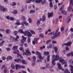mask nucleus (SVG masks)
I'll list each match as a JSON object with an SVG mask.
<instances>
[{
	"instance_id": "423d86ee",
	"label": "nucleus",
	"mask_w": 73,
	"mask_h": 73,
	"mask_svg": "<svg viewBox=\"0 0 73 73\" xmlns=\"http://www.w3.org/2000/svg\"><path fill=\"white\" fill-rule=\"evenodd\" d=\"M49 54V52H46V55H48L47 58V60L48 62H49V61H50V55H48Z\"/></svg>"
},
{
	"instance_id": "4468645a",
	"label": "nucleus",
	"mask_w": 73,
	"mask_h": 73,
	"mask_svg": "<svg viewBox=\"0 0 73 73\" xmlns=\"http://www.w3.org/2000/svg\"><path fill=\"white\" fill-rule=\"evenodd\" d=\"M38 57L39 58L40 60H43L44 58H45V57L44 56H43L42 58V56H41V54L38 56Z\"/></svg>"
},
{
	"instance_id": "2f4dec72",
	"label": "nucleus",
	"mask_w": 73,
	"mask_h": 73,
	"mask_svg": "<svg viewBox=\"0 0 73 73\" xmlns=\"http://www.w3.org/2000/svg\"><path fill=\"white\" fill-rule=\"evenodd\" d=\"M19 36L18 35H17V36L15 38V41H18V39H19Z\"/></svg>"
},
{
	"instance_id": "4c0bfd02",
	"label": "nucleus",
	"mask_w": 73,
	"mask_h": 73,
	"mask_svg": "<svg viewBox=\"0 0 73 73\" xmlns=\"http://www.w3.org/2000/svg\"><path fill=\"white\" fill-rule=\"evenodd\" d=\"M40 24V21L39 20H38L36 22L37 25L38 26Z\"/></svg>"
},
{
	"instance_id": "aec40b11",
	"label": "nucleus",
	"mask_w": 73,
	"mask_h": 73,
	"mask_svg": "<svg viewBox=\"0 0 73 73\" xmlns=\"http://www.w3.org/2000/svg\"><path fill=\"white\" fill-rule=\"evenodd\" d=\"M18 33H24V31L23 29H20L18 31Z\"/></svg>"
},
{
	"instance_id": "cd10ccee",
	"label": "nucleus",
	"mask_w": 73,
	"mask_h": 73,
	"mask_svg": "<svg viewBox=\"0 0 73 73\" xmlns=\"http://www.w3.org/2000/svg\"><path fill=\"white\" fill-rule=\"evenodd\" d=\"M12 13L14 15H16L17 14V11H12Z\"/></svg>"
},
{
	"instance_id": "052dcab7",
	"label": "nucleus",
	"mask_w": 73,
	"mask_h": 73,
	"mask_svg": "<svg viewBox=\"0 0 73 73\" xmlns=\"http://www.w3.org/2000/svg\"><path fill=\"white\" fill-rule=\"evenodd\" d=\"M64 5H63L60 9V10H62V9H64Z\"/></svg>"
},
{
	"instance_id": "bb28decb",
	"label": "nucleus",
	"mask_w": 73,
	"mask_h": 73,
	"mask_svg": "<svg viewBox=\"0 0 73 73\" xmlns=\"http://www.w3.org/2000/svg\"><path fill=\"white\" fill-rule=\"evenodd\" d=\"M23 34H24V36H27L28 35V31H25L24 32V33Z\"/></svg>"
},
{
	"instance_id": "a211bd4d",
	"label": "nucleus",
	"mask_w": 73,
	"mask_h": 73,
	"mask_svg": "<svg viewBox=\"0 0 73 73\" xmlns=\"http://www.w3.org/2000/svg\"><path fill=\"white\" fill-rule=\"evenodd\" d=\"M18 48V46H15L13 47V50H16Z\"/></svg>"
},
{
	"instance_id": "7ed1b4c3",
	"label": "nucleus",
	"mask_w": 73,
	"mask_h": 73,
	"mask_svg": "<svg viewBox=\"0 0 73 73\" xmlns=\"http://www.w3.org/2000/svg\"><path fill=\"white\" fill-rule=\"evenodd\" d=\"M25 52H23V54H24L25 55H26V56H28V54L29 55V56H30V55H31V52H30V51L29 50H26Z\"/></svg>"
},
{
	"instance_id": "49530a36",
	"label": "nucleus",
	"mask_w": 73,
	"mask_h": 73,
	"mask_svg": "<svg viewBox=\"0 0 73 73\" xmlns=\"http://www.w3.org/2000/svg\"><path fill=\"white\" fill-rule=\"evenodd\" d=\"M6 50L8 52H9V51L11 50V48H6Z\"/></svg>"
},
{
	"instance_id": "412c9836",
	"label": "nucleus",
	"mask_w": 73,
	"mask_h": 73,
	"mask_svg": "<svg viewBox=\"0 0 73 73\" xmlns=\"http://www.w3.org/2000/svg\"><path fill=\"white\" fill-rule=\"evenodd\" d=\"M12 58L11 56H7L6 58L7 60H11L12 59Z\"/></svg>"
},
{
	"instance_id": "39448f33",
	"label": "nucleus",
	"mask_w": 73,
	"mask_h": 73,
	"mask_svg": "<svg viewBox=\"0 0 73 73\" xmlns=\"http://www.w3.org/2000/svg\"><path fill=\"white\" fill-rule=\"evenodd\" d=\"M0 10L1 11H3V12H4L7 10V9L4 7V6H0Z\"/></svg>"
},
{
	"instance_id": "2eb2a0df",
	"label": "nucleus",
	"mask_w": 73,
	"mask_h": 73,
	"mask_svg": "<svg viewBox=\"0 0 73 73\" xmlns=\"http://www.w3.org/2000/svg\"><path fill=\"white\" fill-rule=\"evenodd\" d=\"M14 60L15 62H20L21 61V60L20 59H14Z\"/></svg>"
},
{
	"instance_id": "c03bdc74",
	"label": "nucleus",
	"mask_w": 73,
	"mask_h": 73,
	"mask_svg": "<svg viewBox=\"0 0 73 73\" xmlns=\"http://www.w3.org/2000/svg\"><path fill=\"white\" fill-rule=\"evenodd\" d=\"M28 20L29 23H31L32 22V19L31 18H29Z\"/></svg>"
},
{
	"instance_id": "f8f14e48",
	"label": "nucleus",
	"mask_w": 73,
	"mask_h": 73,
	"mask_svg": "<svg viewBox=\"0 0 73 73\" xmlns=\"http://www.w3.org/2000/svg\"><path fill=\"white\" fill-rule=\"evenodd\" d=\"M15 66L16 68V70H17V69H18V68L19 69H21V65H20V64H16Z\"/></svg>"
},
{
	"instance_id": "7c9ffc66",
	"label": "nucleus",
	"mask_w": 73,
	"mask_h": 73,
	"mask_svg": "<svg viewBox=\"0 0 73 73\" xmlns=\"http://www.w3.org/2000/svg\"><path fill=\"white\" fill-rule=\"evenodd\" d=\"M33 59L34 62H35L36 61V58L35 57V56H33Z\"/></svg>"
},
{
	"instance_id": "c756f323",
	"label": "nucleus",
	"mask_w": 73,
	"mask_h": 73,
	"mask_svg": "<svg viewBox=\"0 0 73 73\" xmlns=\"http://www.w3.org/2000/svg\"><path fill=\"white\" fill-rule=\"evenodd\" d=\"M17 54L18 56L20 57V58H23V56L21 55L19 53H17Z\"/></svg>"
},
{
	"instance_id": "f257e3e1",
	"label": "nucleus",
	"mask_w": 73,
	"mask_h": 73,
	"mask_svg": "<svg viewBox=\"0 0 73 73\" xmlns=\"http://www.w3.org/2000/svg\"><path fill=\"white\" fill-rule=\"evenodd\" d=\"M59 55H56L55 56V59H53L52 61V64L53 66L56 65V63L55 61H58L59 60Z\"/></svg>"
},
{
	"instance_id": "72a5a7b5",
	"label": "nucleus",
	"mask_w": 73,
	"mask_h": 73,
	"mask_svg": "<svg viewBox=\"0 0 73 73\" xmlns=\"http://www.w3.org/2000/svg\"><path fill=\"white\" fill-rule=\"evenodd\" d=\"M11 67L13 69H15V65H14V64H11Z\"/></svg>"
},
{
	"instance_id": "6ab92c4d",
	"label": "nucleus",
	"mask_w": 73,
	"mask_h": 73,
	"mask_svg": "<svg viewBox=\"0 0 73 73\" xmlns=\"http://www.w3.org/2000/svg\"><path fill=\"white\" fill-rule=\"evenodd\" d=\"M21 62L23 64H27V61L25 60H22Z\"/></svg>"
},
{
	"instance_id": "6e6d98bb",
	"label": "nucleus",
	"mask_w": 73,
	"mask_h": 73,
	"mask_svg": "<svg viewBox=\"0 0 73 73\" xmlns=\"http://www.w3.org/2000/svg\"><path fill=\"white\" fill-rule=\"evenodd\" d=\"M45 0H44L42 1L41 2V4L43 5L44 4H45Z\"/></svg>"
},
{
	"instance_id": "ddd939ff",
	"label": "nucleus",
	"mask_w": 73,
	"mask_h": 73,
	"mask_svg": "<svg viewBox=\"0 0 73 73\" xmlns=\"http://www.w3.org/2000/svg\"><path fill=\"white\" fill-rule=\"evenodd\" d=\"M46 17L45 15H43L42 17V19L40 18L39 21H41L42 20L43 21H45V19Z\"/></svg>"
},
{
	"instance_id": "6e6552de",
	"label": "nucleus",
	"mask_w": 73,
	"mask_h": 73,
	"mask_svg": "<svg viewBox=\"0 0 73 73\" xmlns=\"http://www.w3.org/2000/svg\"><path fill=\"white\" fill-rule=\"evenodd\" d=\"M60 32H59L56 35H54V36H52V39H54L56 38V37H57V36H60Z\"/></svg>"
},
{
	"instance_id": "473e14b6",
	"label": "nucleus",
	"mask_w": 73,
	"mask_h": 73,
	"mask_svg": "<svg viewBox=\"0 0 73 73\" xmlns=\"http://www.w3.org/2000/svg\"><path fill=\"white\" fill-rule=\"evenodd\" d=\"M35 54L36 55H38V56L40 55V54H41V53L38 51H37L35 52Z\"/></svg>"
},
{
	"instance_id": "dca6fc26",
	"label": "nucleus",
	"mask_w": 73,
	"mask_h": 73,
	"mask_svg": "<svg viewBox=\"0 0 73 73\" xmlns=\"http://www.w3.org/2000/svg\"><path fill=\"white\" fill-rule=\"evenodd\" d=\"M27 1H26V3L27 4H28L29 3H31V2L32 1V2H35V0H27Z\"/></svg>"
},
{
	"instance_id": "4be33fe9",
	"label": "nucleus",
	"mask_w": 73,
	"mask_h": 73,
	"mask_svg": "<svg viewBox=\"0 0 73 73\" xmlns=\"http://www.w3.org/2000/svg\"><path fill=\"white\" fill-rule=\"evenodd\" d=\"M69 66L71 67V70L70 71H71V73H73V66L71 65H70Z\"/></svg>"
},
{
	"instance_id": "e2e57ef3",
	"label": "nucleus",
	"mask_w": 73,
	"mask_h": 73,
	"mask_svg": "<svg viewBox=\"0 0 73 73\" xmlns=\"http://www.w3.org/2000/svg\"><path fill=\"white\" fill-rule=\"evenodd\" d=\"M6 59V57H5V56H3L2 57L3 60H5Z\"/></svg>"
},
{
	"instance_id": "f03ea898",
	"label": "nucleus",
	"mask_w": 73,
	"mask_h": 73,
	"mask_svg": "<svg viewBox=\"0 0 73 73\" xmlns=\"http://www.w3.org/2000/svg\"><path fill=\"white\" fill-rule=\"evenodd\" d=\"M59 31V29L58 28L56 30V32L54 33V31H53L52 32L50 33H48V35H56L57 34V33H58V32Z\"/></svg>"
},
{
	"instance_id": "603ef678",
	"label": "nucleus",
	"mask_w": 73,
	"mask_h": 73,
	"mask_svg": "<svg viewBox=\"0 0 73 73\" xmlns=\"http://www.w3.org/2000/svg\"><path fill=\"white\" fill-rule=\"evenodd\" d=\"M31 41V39L30 38L28 37V41L27 42L28 43H29Z\"/></svg>"
},
{
	"instance_id": "20e7f679",
	"label": "nucleus",
	"mask_w": 73,
	"mask_h": 73,
	"mask_svg": "<svg viewBox=\"0 0 73 73\" xmlns=\"http://www.w3.org/2000/svg\"><path fill=\"white\" fill-rule=\"evenodd\" d=\"M22 38H23L21 40V42L22 44H24V42H25V40H27V37H25L23 35L22 36Z\"/></svg>"
},
{
	"instance_id": "0e129e2a",
	"label": "nucleus",
	"mask_w": 73,
	"mask_h": 73,
	"mask_svg": "<svg viewBox=\"0 0 73 73\" xmlns=\"http://www.w3.org/2000/svg\"><path fill=\"white\" fill-rule=\"evenodd\" d=\"M70 55H71V54H70V53H69L67 54V56H68V57H70Z\"/></svg>"
},
{
	"instance_id": "9b49d317",
	"label": "nucleus",
	"mask_w": 73,
	"mask_h": 73,
	"mask_svg": "<svg viewBox=\"0 0 73 73\" xmlns=\"http://www.w3.org/2000/svg\"><path fill=\"white\" fill-rule=\"evenodd\" d=\"M72 44V42L71 41H69L68 43H64V45L65 46H71V45Z\"/></svg>"
},
{
	"instance_id": "e433bc0d",
	"label": "nucleus",
	"mask_w": 73,
	"mask_h": 73,
	"mask_svg": "<svg viewBox=\"0 0 73 73\" xmlns=\"http://www.w3.org/2000/svg\"><path fill=\"white\" fill-rule=\"evenodd\" d=\"M47 48H52V44H50L49 46H48Z\"/></svg>"
},
{
	"instance_id": "5701e85b",
	"label": "nucleus",
	"mask_w": 73,
	"mask_h": 73,
	"mask_svg": "<svg viewBox=\"0 0 73 73\" xmlns=\"http://www.w3.org/2000/svg\"><path fill=\"white\" fill-rule=\"evenodd\" d=\"M61 13H62L64 14V15H66V14H67V13L66 12V11L64 10H62V11H61Z\"/></svg>"
},
{
	"instance_id": "bf43d9fd",
	"label": "nucleus",
	"mask_w": 73,
	"mask_h": 73,
	"mask_svg": "<svg viewBox=\"0 0 73 73\" xmlns=\"http://www.w3.org/2000/svg\"><path fill=\"white\" fill-rule=\"evenodd\" d=\"M10 20L11 21H13V20H15L14 19V18L13 17H10Z\"/></svg>"
},
{
	"instance_id": "3c124183",
	"label": "nucleus",
	"mask_w": 73,
	"mask_h": 73,
	"mask_svg": "<svg viewBox=\"0 0 73 73\" xmlns=\"http://www.w3.org/2000/svg\"><path fill=\"white\" fill-rule=\"evenodd\" d=\"M34 41H35L36 44H37V38H35L34 39Z\"/></svg>"
},
{
	"instance_id": "9d476101",
	"label": "nucleus",
	"mask_w": 73,
	"mask_h": 73,
	"mask_svg": "<svg viewBox=\"0 0 73 73\" xmlns=\"http://www.w3.org/2000/svg\"><path fill=\"white\" fill-rule=\"evenodd\" d=\"M58 68L59 69H61L62 71H64V69L62 68V67L61 66V65L60 64V63H58L57 64Z\"/></svg>"
},
{
	"instance_id": "79ce46f5",
	"label": "nucleus",
	"mask_w": 73,
	"mask_h": 73,
	"mask_svg": "<svg viewBox=\"0 0 73 73\" xmlns=\"http://www.w3.org/2000/svg\"><path fill=\"white\" fill-rule=\"evenodd\" d=\"M53 3L52 2H50V8L53 7Z\"/></svg>"
},
{
	"instance_id": "37998d69",
	"label": "nucleus",
	"mask_w": 73,
	"mask_h": 73,
	"mask_svg": "<svg viewBox=\"0 0 73 73\" xmlns=\"http://www.w3.org/2000/svg\"><path fill=\"white\" fill-rule=\"evenodd\" d=\"M30 32H31V33H32V34L33 35H35V32L31 30L30 31Z\"/></svg>"
},
{
	"instance_id": "a18cd8bd",
	"label": "nucleus",
	"mask_w": 73,
	"mask_h": 73,
	"mask_svg": "<svg viewBox=\"0 0 73 73\" xmlns=\"http://www.w3.org/2000/svg\"><path fill=\"white\" fill-rule=\"evenodd\" d=\"M15 24L16 25H21V23H20V22H17L15 23Z\"/></svg>"
},
{
	"instance_id": "680f3d73",
	"label": "nucleus",
	"mask_w": 73,
	"mask_h": 73,
	"mask_svg": "<svg viewBox=\"0 0 73 73\" xmlns=\"http://www.w3.org/2000/svg\"><path fill=\"white\" fill-rule=\"evenodd\" d=\"M5 66H6V65H3L2 67V68L3 69H4L5 68Z\"/></svg>"
},
{
	"instance_id": "393cba45",
	"label": "nucleus",
	"mask_w": 73,
	"mask_h": 73,
	"mask_svg": "<svg viewBox=\"0 0 73 73\" xmlns=\"http://www.w3.org/2000/svg\"><path fill=\"white\" fill-rule=\"evenodd\" d=\"M42 0H35V2L36 3H40V2H41Z\"/></svg>"
},
{
	"instance_id": "864d4df0",
	"label": "nucleus",
	"mask_w": 73,
	"mask_h": 73,
	"mask_svg": "<svg viewBox=\"0 0 73 73\" xmlns=\"http://www.w3.org/2000/svg\"><path fill=\"white\" fill-rule=\"evenodd\" d=\"M52 41V40H48L46 42V44H48L49 42H50Z\"/></svg>"
},
{
	"instance_id": "58836bf2",
	"label": "nucleus",
	"mask_w": 73,
	"mask_h": 73,
	"mask_svg": "<svg viewBox=\"0 0 73 73\" xmlns=\"http://www.w3.org/2000/svg\"><path fill=\"white\" fill-rule=\"evenodd\" d=\"M24 23L26 26H28V25H29V24L26 21H24Z\"/></svg>"
},
{
	"instance_id": "c85d7f7f",
	"label": "nucleus",
	"mask_w": 73,
	"mask_h": 73,
	"mask_svg": "<svg viewBox=\"0 0 73 73\" xmlns=\"http://www.w3.org/2000/svg\"><path fill=\"white\" fill-rule=\"evenodd\" d=\"M54 49L56 53H57V51L58 50V48H57V47H55L54 48Z\"/></svg>"
},
{
	"instance_id": "b1692460",
	"label": "nucleus",
	"mask_w": 73,
	"mask_h": 73,
	"mask_svg": "<svg viewBox=\"0 0 73 73\" xmlns=\"http://www.w3.org/2000/svg\"><path fill=\"white\" fill-rule=\"evenodd\" d=\"M30 13H35V10H31L30 11Z\"/></svg>"
},
{
	"instance_id": "5fc2aeb1",
	"label": "nucleus",
	"mask_w": 73,
	"mask_h": 73,
	"mask_svg": "<svg viewBox=\"0 0 73 73\" xmlns=\"http://www.w3.org/2000/svg\"><path fill=\"white\" fill-rule=\"evenodd\" d=\"M69 72V70L66 69L64 71V73H67Z\"/></svg>"
},
{
	"instance_id": "69168bd1",
	"label": "nucleus",
	"mask_w": 73,
	"mask_h": 73,
	"mask_svg": "<svg viewBox=\"0 0 73 73\" xmlns=\"http://www.w3.org/2000/svg\"><path fill=\"white\" fill-rule=\"evenodd\" d=\"M10 73H13L14 72V71L12 69H11L10 70Z\"/></svg>"
},
{
	"instance_id": "c9c22d12",
	"label": "nucleus",
	"mask_w": 73,
	"mask_h": 73,
	"mask_svg": "<svg viewBox=\"0 0 73 73\" xmlns=\"http://www.w3.org/2000/svg\"><path fill=\"white\" fill-rule=\"evenodd\" d=\"M72 6H69L68 9V12H70V11H72Z\"/></svg>"
},
{
	"instance_id": "4d7b16f0",
	"label": "nucleus",
	"mask_w": 73,
	"mask_h": 73,
	"mask_svg": "<svg viewBox=\"0 0 73 73\" xmlns=\"http://www.w3.org/2000/svg\"><path fill=\"white\" fill-rule=\"evenodd\" d=\"M64 27H62L61 29H60V30L61 31V32H62V31H64Z\"/></svg>"
},
{
	"instance_id": "338daca9",
	"label": "nucleus",
	"mask_w": 73,
	"mask_h": 73,
	"mask_svg": "<svg viewBox=\"0 0 73 73\" xmlns=\"http://www.w3.org/2000/svg\"><path fill=\"white\" fill-rule=\"evenodd\" d=\"M21 69H25V66L21 65Z\"/></svg>"
},
{
	"instance_id": "13d9d810",
	"label": "nucleus",
	"mask_w": 73,
	"mask_h": 73,
	"mask_svg": "<svg viewBox=\"0 0 73 73\" xmlns=\"http://www.w3.org/2000/svg\"><path fill=\"white\" fill-rule=\"evenodd\" d=\"M10 30L9 29H7L6 30V33L7 34L8 33V32H9V31Z\"/></svg>"
},
{
	"instance_id": "1a4fd4ad",
	"label": "nucleus",
	"mask_w": 73,
	"mask_h": 73,
	"mask_svg": "<svg viewBox=\"0 0 73 73\" xmlns=\"http://www.w3.org/2000/svg\"><path fill=\"white\" fill-rule=\"evenodd\" d=\"M59 62H61L62 64H66L67 63L65 61V60L64 59L59 60Z\"/></svg>"
},
{
	"instance_id": "a19ab883",
	"label": "nucleus",
	"mask_w": 73,
	"mask_h": 73,
	"mask_svg": "<svg viewBox=\"0 0 73 73\" xmlns=\"http://www.w3.org/2000/svg\"><path fill=\"white\" fill-rule=\"evenodd\" d=\"M14 33L15 34L14 35V36H17V34L18 33V32L17 31H14Z\"/></svg>"
},
{
	"instance_id": "f704fd0d",
	"label": "nucleus",
	"mask_w": 73,
	"mask_h": 73,
	"mask_svg": "<svg viewBox=\"0 0 73 73\" xmlns=\"http://www.w3.org/2000/svg\"><path fill=\"white\" fill-rule=\"evenodd\" d=\"M5 42V41L2 40V42H1V43L0 42V46H3V44L4 43V42Z\"/></svg>"
},
{
	"instance_id": "774afa93",
	"label": "nucleus",
	"mask_w": 73,
	"mask_h": 73,
	"mask_svg": "<svg viewBox=\"0 0 73 73\" xmlns=\"http://www.w3.org/2000/svg\"><path fill=\"white\" fill-rule=\"evenodd\" d=\"M57 5H54V9L55 10H56L57 9Z\"/></svg>"
},
{
	"instance_id": "ea45409f",
	"label": "nucleus",
	"mask_w": 73,
	"mask_h": 73,
	"mask_svg": "<svg viewBox=\"0 0 73 73\" xmlns=\"http://www.w3.org/2000/svg\"><path fill=\"white\" fill-rule=\"evenodd\" d=\"M45 46L44 45H43V46H40V50H42L43 49H45Z\"/></svg>"
},
{
	"instance_id": "09e8293b",
	"label": "nucleus",
	"mask_w": 73,
	"mask_h": 73,
	"mask_svg": "<svg viewBox=\"0 0 73 73\" xmlns=\"http://www.w3.org/2000/svg\"><path fill=\"white\" fill-rule=\"evenodd\" d=\"M39 37H41L42 38H44V35L42 34H40L39 35Z\"/></svg>"
},
{
	"instance_id": "de8ad7c7",
	"label": "nucleus",
	"mask_w": 73,
	"mask_h": 73,
	"mask_svg": "<svg viewBox=\"0 0 73 73\" xmlns=\"http://www.w3.org/2000/svg\"><path fill=\"white\" fill-rule=\"evenodd\" d=\"M20 50H22L23 52H24V48H23V47H21L20 48Z\"/></svg>"
},
{
	"instance_id": "0eeeda50",
	"label": "nucleus",
	"mask_w": 73,
	"mask_h": 73,
	"mask_svg": "<svg viewBox=\"0 0 73 73\" xmlns=\"http://www.w3.org/2000/svg\"><path fill=\"white\" fill-rule=\"evenodd\" d=\"M53 15H54V13H53V12H52L50 13H48V17L49 19L50 17H52V16H53Z\"/></svg>"
},
{
	"instance_id": "8fccbe9b",
	"label": "nucleus",
	"mask_w": 73,
	"mask_h": 73,
	"mask_svg": "<svg viewBox=\"0 0 73 73\" xmlns=\"http://www.w3.org/2000/svg\"><path fill=\"white\" fill-rule=\"evenodd\" d=\"M21 19L22 20H25V19H26V18L25 17L23 16L21 18Z\"/></svg>"
},
{
	"instance_id": "f3484780",
	"label": "nucleus",
	"mask_w": 73,
	"mask_h": 73,
	"mask_svg": "<svg viewBox=\"0 0 73 73\" xmlns=\"http://www.w3.org/2000/svg\"><path fill=\"white\" fill-rule=\"evenodd\" d=\"M32 36V34L29 31H28L27 36L28 37H31Z\"/></svg>"
},
{
	"instance_id": "a878e982",
	"label": "nucleus",
	"mask_w": 73,
	"mask_h": 73,
	"mask_svg": "<svg viewBox=\"0 0 73 73\" xmlns=\"http://www.w3.org/2000/svg\"><path fill=\"white\" fill-rule=\"evenodd\" d=\"M8 70V68L7 67H5V68H4V73H7V70Z\"/></svg>"
}]
</instances>
